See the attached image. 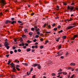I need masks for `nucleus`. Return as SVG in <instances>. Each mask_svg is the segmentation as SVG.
Wrapping results in <instances>:
<instances>
[{
  "label": "nucleus",
  "mask_w": 78,
  "mask_h": 78,
  "mask_svg": "<svg viewBox=\"0 0 78 78\" xmlns=\"http://www.w3.org/2000/svg\"><path fill=\"white\" fill-rule=\"evenodd\" d=\"M10 54H12V53H13V51H10Z\"/></svg>",
  "instance_id": "ea45409f"
},
{
  "label": "nucleus",
  "mask_w": 78,
  "mask_h": 78,
  "mask_svg": "<svg viewBox=\"0 0 78 78\" xmlns=\"http://www.w3.org/2000/svg\"><path fill=\"white\" fill-rule=\"evenodd\" d=\"M31 30H32V31H34V28H31Z\"/></svg>",
  "instance_id": "2f4dec72"
},
{
  "label": "nucleus",
  "mask_w": 78,
  "mask_h": 78,
  "mask_svg": "<svg viewBox=\"0 0 78 78\" xmlns=\"http://www.w3.org/2000/svg\"><path fill=\"white\" fill-rule=\"evenodd\" d=\"M75 9H76V10H78V8H75Z\"/></svg>",
  "instance_id": "774afa93"
},
{
  "label": "nucleus",
  "mask_w": 78,
  "mask_h": 78,
  "mask_svg": "<svg viewBox=\"0 0 78 78\" xmlns=\"http://www.w3.org/2000/svg\"><path fill=\"white\" fill-rule=\"evenodd\" d=\"M14 52L15 53H17V49H15L14 50Z\"/></svg>",
  "instance_id": "a19ab883"
},
{
  "label": "nucleus",
  "mask_w": 78,
  "mask_h": 78,
  "mask_svg": "<svg viewBox=\"0 0 78 78\" xmlns=\"http://www.w3.org/2000/svg\"><path fill=\"white\" fill-rule=\"evenodd\" d=\"M31 51V49L28 48L27 49V51Z\"/></svg>",
  "instance_id": "f3484780"
},
{
  "label": "nucleus",
  "mask_w": 78,
  "mask_h": 78,
  "mask_svg": "<svg viewBox=\"0 0 78 78\" xmlns=\"http://www.w3.org/2000/svg\"><path fill=\"white\" fill-rule=\"evenodd\" d=\"M57 28L56 27L54 29V31H56L57 30Z\"/></svg>",
  "instance_id": "e433bc0d"
},
{
  "label": "nucleus",
  "mask_w": 78,
  "mask_h": 78,
  "mask_svg": "<svg viewBox=\"0 0 78 78\" xmlns=\"http://www.w3.org/2000/svg\"><path fill=\"white\" fill-rule=\"evenodd\" d=\"M65 21V22H66V21H69V19H67Z\"/></svg>",
  "instance_id": "c03bdc74"
},
{
  "label": "nucleus",
  "mask_w": 78,
  "mask_h": 78,
  "mask_svg": "<svg viewBox=\"0 0 78 78\" xmlns=\"http://www.w3.org/2000/svg\"><path fill=\"white\" fill-rule=\"evenodd\" d=\"M51 33V32H48L47 31L46 32V33Z\"/></svg>",
  "instance_id": "8fccbe9b"
},
{
  "label": "nucleus",
  "mask_w": 78,
  "mask_h": 78,
  "mask_svg": "<svg viewBox=\"0 0 78 78\" xmlns=\"http://www.w3.org/2000/svg\"><path fill=\"white\" fill-rule=\"evenodd\" d=\"M35 37H36V38H37V37H39V35H36L35 36Z\"/></svg>",
  "instance_id": "a18cd8bd"
},
{
  "label": "nucleus",
  "mask_w": 78,
  "mask_h": 78,
  "mask_svg": "<svg viewBox=\"0 0 78 78\" xmlns=\"http://www.w3.org/2000/svg\"><path fill=\"white\" fill-rule=\"evenodd\" d=\"M29 35H30V36H32V35H33V33L32 32H30L29 33Z\"/></svg>",
  "instance_id": "4be33fe9"
},
{
  "label": "nucleus",
  "mask_w": 78,
  "mask_h": 78,
  "mask_svg": "<svg viewBox=\"0 0 78 78\" xmlns=\"http://www.w3.org/2000/svg\"><path fill=\"white\" fill-rule=\"evenodd\" d=\"M25 45L26 46H28V44L27 43H25Z\"/></svg>",
  "instance_id": "09e8293b"
},
{
  "label": "nucleus",
  "mask_w": 78,
  "mask_h": 78,
  "mask_svg": "<svg viewBox=\"0 0 78 78\" xmlns=\"http://www.w3.org/2000/svg\"><path fill=\"white\" fill-rule=\"evenodd\" d=\"M14 62H16V63H19V61H18L16 59Z\"/></svg>",
  "instance_id": "ddd939ff"
},
{
  "label": "nucleus",
  "mask_w": 78,
  "mask_h": 78,
  "mask_svg": "<svg viewBox=\"0 0 78 78\" xmlns=\"http://www.w3.org/2000/svg\"><path fill=\"white\" fill-rule=\"evenodd\" d=\"M11 20H12V21H14V18H12L11 19Z\"/></svg>",
  "instance_id": "58836bf2"
},
{
  "label": "nucleus",
  "mask_w": 78,
  "mask_h": 78,
  "mask_svg": "<svg viewBox=\"0 0 78 78\" xmlns=\"http://www.w3.org/2000/svg\"><path fill=\"white\" fill-rule=\"evenodd\" d=\"M44 3H45V4H48V3L49 2H45Z\"/></svg>",
  "instance_id": "de8ad7c7"
},
{
  "label": "nucleus",
  "mask_w": 78,
  "mask_h": 78,
  "mask_svg": "<svg viewBox=\"0 0 78 78\" xmlns=\"http://www.w3.org/2000/svg\"><path fill=\"white\" fill-rule=\"evenodd\" d=\"M22 37L23 38H26V39L27 38V36H26V35H23Z\"/></svg>",
  "instance_id": "9b49d317"
},
{
  "label": "nucleus",
  "mask_w": 78,
  "mask_h": 78,
  "mask_svg": "<svg viewBox=\"0 0 78 78\" xmlns=\"http://www.w3.org/2000/svg\"><path fill=\"white\" fill-rule=\"evenodd\" d=\"M48 43V41H45V43L44 44L45 45H46V44H47V43Z\"/></svg>",
  "instance_id": "a211bd4d"
},
{
  "label": "nucleus",
  "mask_w": 78,
  "mask_h": 78,
  "mask_svg": "<svg viewBox=\"0 0 78 78\" xmlns=\"http://www.w3.org/2000/svg\"><path fill=\"white\" fill-rule=\"evenodd\" d=\"M70 19L69 20V21H72V18H70Z\"/></svg>",
  "instance_id": "bf43d9fd"
},
{
  "label": "nucleus",
  "mask_w": 78,
  "mask_h": 78,
  "mask_svg": "<svg viewBox=\"0 0 78 78\" xmlns=\"http://www.w3.org/2000/svg\"><path fill=\"white\" fill-rule=\"evenodd\" d=\"M62 37L63 39H66V36H63Z\"/></svg>",
  "instance_id": "393cba45"
},
{
  "label": "nucleus",
  "mask_w": 78,
  "mask_h": 78,
  "mask_svg": "<svg viewBox=\"0 0 78 78\" xmlns=\"http://www.w3.org/2000/svg\"><path fill=\"white\" fill-rule=\"evenodd\" d=\"M36 39H35L33 41V42H36Z\"/></svg>",
  "instance_id": "3c124183"
},
{
  "label": "nucleus",
  "mask_w": 78,
  "mask_h": 78,
  "mask_svg": "<svg viewBox=\"0 0 78 78\" xmlns=\"http://www.w3.org/2000/svg\"><path fill=\"white\" fill-rule=\"evenodd\" d=\"M40 41H44V39H43V38H41L40 39Z\"/></svg>",
  "instance_id": "5fc2aeb1"
},
{
  "label": "nucleus",
  "mask_w": 78,
  "mask_h": 78,
  "mask_svg": "<svg viewBox=\"0 0 78 78\" xmlns=\"http://www.w3.org/2000/svg\"><path fill=\"white\" fill-rule=\"evenodd\" d=\"M40 48H41V49H42V48H44V46H41Z\"/></svg>",
  "instance_id": "7c9ffc66"
},
{
  "label": "nucleus",
  "mask_w": 78,
  "mask_h": 78,
  "mask_svg": "<svg viewBox=\"0 0 78 78\" xmlns=\"http://www.w3.org/2000/svg\"><path fill=\"white\" fill-rule=\"evenodd\" d=\"M9 54H8L5 55V56H6L7 58H8V57H9Z\"/></svg>",
  "instance_id": "37998d69"
},
{
  "label": "nucleus",
  "mask_w": 78,
  "mask_h": 78,
  "mask_svg": "<svg viewBox=\"0 0 78 78\" xmlns=\"http://www.w3.org/2000/svg\"><path fill=\"white\" fill-rule=\"evenodd\" d=\"M62 69H60L58 71V72H62Z\"/></svg>",
  "instance_id": "f704fd0d"
},
{
  "label": "nucleus",
  "mask_w": 78,
  "mask_h": 78,
  "mask_svg": "<svg viewBox=\"0 0 78 78\" xmlns=\"http://www.w3.org/2000/svg\"><path fill=\"white\" fill-rule=\"evenodd\" d=\"M52 76H56V74L55 73H52Z\"/></svg>",
  "instance_id": "cd10ccee"
},
{
  "label": "nucleus",
  "mask_w": 78,
  "mask_h": 78,
  "mask_svg": "<svg viewBox=\"0 0 78 78\" xmlns=\"http://www.w3.org/2000/svg\"><path fill=\"white\" fill-rule=\"evenodd\" d=\"M63 31V30H61V31H58V33H62V32Z\"/></svg>",
  "instance_id": "bb28decb"
},
{
  "label": "nucleus",
  "mask_w": 78,
  "mask_h": 78,
  "mask_svg": "<svg viewBox=\"0 0 78 78\" xmlns=\"http://www.w3.org/2000/svg\"><path fill=\"white\" fill-rule=\"evenodd\" d=\"M15 68H16V69H17V70H18V71H20V69L17 67H16Z\"/></svg>",
  "instance_id": "c756f323"
},
{
  "label": "nucleus",
  "mask_w": 78,
  "mask_h": 78,
  "mask_svg": "<svg viewBox=\"0 0 78 78\" xmlns=\"http://www.w3.org/2000/svg\"><path fill=\"white\" fill-rule=\"evenodd\" d=\"M58 49H60V48H61V45L60 44L59 46H58Z\"/></svg>",
  "instance_id": "aec40b11"
},
{
  "label": "nucleus",
  "mask_w": 78,
  "mask_h": 78,
  "mask_svg": "<svg viewBox=\"0 0 78 78\" xmlns=\"http://www.w3.org/2000/svg\"><path fill=\"white\" fill-rule=\"evenodd\" d=\"M36 66H37L38 69H40L41 68V66L39 64H33L32 65L33 67H36Z\"/></svg>",
  "instance_id": "7ed1b4c3"
},
{
  "label": "nucleus",
  "mask_w": 78,
  "mask_h": 78,
  "mask_svg": "<svg viewBox=\"0 0 78 78\" xmlns=\"http://www.w3.org/2000/svg\"><path fill=\"white\" fill-rule=\"evenodd\" d=\"M25 45V44L24 43H22V44H20L19 46L20 47H21V46H24Z\"/></svg>",
  "instance_id": "1a4fd4ad"
},
{
  "label": "nucleus",
  "mask_w": 78,
  "mask_h": 78,
  "mask_svg": "<svg viewBox=\"0 0 78 78\" xmlns=\"http://www.w3.org/2000/svg\"><path fill=\"white\" fill-rule=\"evenodd\" d=\"M24 31H25V33H28V31L27 29H26L24 30Z\"/></svg>",
  "instance_id": "2eb2a0df"
},
{
  "label": "nucleus",
  "mask_w": 78,
  "mask_h": 78,
  "mask_svg": "<svg viewBox=\"0 0 78 78\" xmlns=\"http://www.w3.org/2000/svg\"><path fill=\"white\" fill-rule=\"evenodd\" d=\"M35 76H36V75H34L33 76V78H35Z\"/></svg>",
  "instance_id": "338daca9"
},
{
  "label": "nucleus",
  "mask_w": 78,
  "mask_h": 78,
  "mask_svg": "<svg viewBox=\"0 0 78 78\" xmlns=\"http://www.w3.org/2000/svg\"><path fill=\"white\" fill-rule=\"evenodd\" d=\"M68 69H71V70L73 72L74 70V69H73L71 67H69L68 68Z\"/></svg>",
  "instance_id": "6e6552de"
},
{
  "label": "nucleus",
  "mask_w": 78,
  "mask_h": 78,
  "mask_svg": "<svg viewBox=\"0 0 78 78\" xmlns=\"http://www.w3.org/2000/svg\"><path fill=\"white\" fill-rule=\"evenodd\" d=\"M48 27L49 28H51V26H50V25H48Z\"/></svg>",
  "instance_id": "052dcab7"
},
{
  "label": "nucleus",
  "mask_w": 78,
  "mask_h": 78,
  "mask_svg": "<svg viewBox=\"0 0 78 78\" xmlns=\"http://www.w3.org/2000/svg\"><path fill=\"white\" fill-rule=\"evenodd\" d=\"M6 47L7 49V50H8V49L9 48V46H8L6 47Z\"/></svg>",
  "instance_id": "c9c22d12"
},
{
  "label": "nucleus",
  "mask_w": 78,
  "mask_h": 78,
  "mask_svg": "<svg viewBox=\"0 0 78 78\" xmlns=\"http://www.w3.org/2000/svg\"><path fill=\"white\" fill-rule=\"evenodd\" d=\"M31 72H32V71L31 70L30 71V72L29 73V74H28V72H27V74L28 76L30 75V74L31 73Z\"/></svg>",
  "instance_id": "f8f14e48"
},
{
  "label": "nucleus",
  "mask_w": 78,
  "mask_h": 78,
  "mask_svg": "<svg viewBox=\"0 0 78 78\" xmlns=\"http://www.w3.org/2000/svg\"><path fill=\"white\" fill-rule=\"evenodd\" d=\"M12 48H13V50H15V49H16V47L15 46H13Z\"/></svg>",
  "instance_id": "a878e982"
},
{
  "label": "nucleus",
  "mask_w": 78,
  "mask_h": 78,
  "mask_svg": "<svg viewBox=\"0 0 78 78\" xmlns=\"http://www.w3.org/2000/svg\"><path fill=\"white\" fill-rule=\"evenodd\" d=\"M16 66L17 68H20V66L19 65H16Z\"/></svg>",
  "instance_id": "b1692460"
},
{
  "label": "nucleus",
  "mask_w": 78,
  "mask_h": 78,
  "mask_svg": "<svg viewBox=\"0 0 78 78\" xmlns=\"http://www.w3.org/2000/svg\"><path fill=\"white\" fill-rule=\"evenodd\" d=\"M70 65H71V66H75V63H71L70 64Z\"/></svg>",
  "instance_id": "4468645a"
},
{
  "label": "nucleus",
  "mask_w": 78,
  "mask_h": 78,
  "mask_svg": "<svg viewBox=\"0 0 78 78\" xmlns=\"http://www.w3.org/2000/svg\"><path fill=\"white\" fill-rule=\"evenodd\" d=\"M52 63V61H48V64H51Z\"/></svg>",
  "instance_id": "412c9836"
},
{
  "label": "nucleus",
  "mask_w": 78,
  "mask_h": 78,
  "mask_svg": "<svg viewBox=\"0 0 78 78\" xmlns=\"http://www.w3.org/2000/svg\"><path fill=\"white\" fill-rule=\"evenodd\" d=\"M74 76V75H73L71 76L70 78H73Z\"/></svg>",
  "instance_id": "4d7b16f0"
},
{
  "label": "nucleus",
  "mask_w": 78,
  "mask_h": 78,
  "mask_svg": "<svg viewBox=\"0 0 78 78\" xmlns=\"http://www.w3.org/2000/svg\"><path fill=\"white\" fill-rule=\"evenodd\" d=\"M74 8H75L74 7H72V6H71L70 7H69V6L68 5V9H71V10H70V12H72V11H73V9H74Z\"/></svg>",
  "instance_id": "20e7f679"
},
{
  "label": "nucleus",
  "mask_w": 78,
  "mask_h": 78,
  "mask_svg": "<svg viewBox=\"0 0 78 78\" xmlns=\"http://www.w3.org/2000/svg\"><path fill=\"white\" fill-rule=\"evenodd\" d=\"M34 29H35V30H37V26H34Z\"/></svg>",
  "instance_id": "5701e85b"
},
{
  "label": "nucleus",
  "mask_w": 78,
  "mask_h": 78,
  "mask_svg": "<svg viewBox=\"0 0 78 78\" xmlns=\"http://www.w3.org/2000/svg\"><path fill=\"white\" fill-rule=\"evenodd\" d=\"M73 27H75V26H70L66 28L68 30H69V29H72V28H73Z\"/></svg>",
  "instance_id": "423d86ee"
},
{
  "label": "nucleus",
  "mask_w": 78,
  "mask_h": 78,
  "mask_svg": "<svg viewBox=\"0 0 78 78\" xmlns=\"http://www.w3.org/2000/svg\"><path fill=\"white\" fill-rule=\"evenodd\" d=\"M37 34H38V35L40 34V32H37Z\"/></svg>",
  "instance_id": "603ef678"
},
{
  "label": "nucleus",
  "mask_w": 78,
  "mask_h": 78,
  "mask_svg": "<svg viewBox=\"0 0 78 78\" xmlns=\"http://www.w3.org/2000/svg\"><path fill=\"white\" fill-rule=\"evenodd\" d=\"M3 15V13L2 12L0 13V16H2Z\"/></svg>",
  "instance_id": "680f3d73"
},
{
  "label": "nucleus",
  "mask_w": 78,
  "mask_h": 78,
  "mask_svg": "<svg viewBox=\"0 0 78 78\" xmlns=\"http://www.w3.org/2000/svg\"><path fill=\"white\" fill-rule=\"evenodd\" d=\"M16 21H11V24H14V23H16Z\"/></svg>",
  "instance_id": "0eeeda50"
},
{
  "label": "nucleus",
  "mask_w": 78,
  "mask_h": 78,
  "mask_svg": "<svg viewBox=\"0 0 78 78\" xmlns=\"http://www.w3.org/2000/svg\"><path fill=\"white\" fill-rule=\"evenodd\" d=\"M0 3L1 6L2 8H3V6H5V5H6V2L4 0H0Z\"/></svg>",
  "instance_id": "f03ea898"
},
{
  "label": "nucleus",
  "mask_w": 78,
  "mask_h": 78,
  "mask_svg": "<svg viewBox=\"0 0 78 78\" xmlns=\"http://www.w3.org/2000/svg\"><path fill=\"white\" fill-rule=\"evenodd\" d=\"M18 23H22V22H21V21H18Z\"/></svg>",
  "instance_id": "864d4df0"
},
{
  "label": "nucleus",
  "mask_w": 78,
  "mask_h": 78,
  "mask_svg": "<svg viewBox=\"0 0 78 78\" xmlns=\"http://www.w3.org/2000/svg\"><path fill=\"white\" fill-rule=\"evenodd\" d=\"M18 51H19V52H21V49H18Z\"/></svg>",
  "instance_id": "473e14b6"
},
{
  "label": "nucleus",
  "mask_w": 78,
  "mask_h": 78,
  "mask_svg": "<svg viewBox=\"0 0 78 78\" xmlns=\"http://www.w3.org/2000/svg\"><path fill=\"white\" fill-rule=\"evenodd\" d=\"M4 45H5V47H6L7 46H8V43L5 44H4Z\"/></svg>",
  "instance_id": "6ab92c4d"
},
{
  "label": "nucleus",
  "mask_w": 78,
  "mask_h": 78,
  "mask_svg": "<svg viewBox=\"0 0 78 78\" xmlns=\"http://www.w3.org/2000/svg\"><path fill=\"white\" fill-rule=\"evenodd\" d=\"M59 39H60V37H58V38L56 39V41H59Z\"/></svg>",
  "instance_id": "dca6fc26"
},
{
  "label": "nucleus",
  "mask_w": 78,
  "mask_h": 78,
  "mask_svg": "<svg viewBox=\"0 0 78 78\" xmlns=\"http://www.w3.org/2000/svg\"><path fill=\"white\" fill-rule=\"evenodd\" d=\"M62 53H63V52H62L59 55V56H61V55H62Z\"/></svg>",
  "instance_id": "6e6d98bb"
},
{
  "label": "nucleus",
  "mask_w": 78,
  "mask_h": 78,
  "mask_svg": "<svg viewBox=\"0 0 78 78\" xmlns=\"http://www.w3.org/2000/svg\"><path fill=\"white\" fill-rule=\"evenodd\" d=\"M60 58L61 59H64V56H62L60 57Z\"/></svg>",
  "instance_id": "13d9d810"
},
{
  "label": "nucleus",
  "mask_w": 78,
  "mask_h": 78,
  "mask_svg": "<svg viewBox=\"0 0 78 78\" xmlns=\"http://www.w3.org/2000/svg\"><path fill=\"white\" fill-rule=\"evenodd\" d=\"M34 51H35V49H32V50H31V51L32 52H34Z\"/></svg>",
  "instance_id": "49530a36"
},
{
  "label": "nucleus",
  "mask_w": 78,
  "mask_h": 78,
  "mask_svg": "<svg viewBox=\"0 0 78 78\" xmlns=\"http://www.w3.org/2000/svg\"><path fill=\"white\" fill-rule=\"evenodd\" d=\"M39 28H38V29H37L36 30V31H37H37H39Z\"/></svg>",
  "instance_id": "79ce46f5"
},
{
  "label": "nucleus",
  "mask_w": 78,
  "mask_h": 78,
  "mask_svg": "<svg viewBox=\"0 0 78 78\" xmlns=\"http://www.w3.org/2000/svg\"><path fill=\"white\" fill-rule=\"evenodd\" d=\"M63 74H64V75H67V73L66 72H63Z\"/></svg>",
  "instance_id": "72a5a7b5"
},
{
  "label": "nucleus",
  "mask_w": 78,
  "mask_h": 78,
  "mask_svg": "<svg viewBox=\"0 0 78 78\" xmlns=\"http://www.w3.org/2000/svg\"><path fill=\"white\" fill-rule=\"evenodd\" d=\"M77 36H77V35H74L73 36V39H74V40H75V38H76V37H77Z\"/></svg>",
  "instance_id": "9d476101"
},
{
  "label": "nucleus",
  "mask_w": 78,
  "mask_h": 78,
  "mask_svg": "<svg viewBox=\"0 0 78 78\" xmlns=\"http://www.w3.org/2000/svg\"><path fill=\"white\" fill-rule=\"evenodd\" d=\"M55 25V23H54L52 24V27H54Z\"/></svg>",
  "instance_id": "0e129e2a"
},
{
  "label": "nucleus",
  "mask_w": 78,
  "mask_h": 78,
  "mask_svg": "<svg viewBox=\"0 0 78 78\" xmlns=\"http://www.w3.org/2000/svg\"><path fill=\"white\" fill-rule=\"evenodd\" d=\"M63 5H67V4L66 3L63 2Z\"/></svg>",
  "instance_id": "e2e57ef3"
},
{
  "label": "nucleus",
  "mask_w": 78,
  "mask_h": 78,
  "mask_svg": "<svg viewBox=\"0 0 78 78\" xmlns=\"http://www.w3.org/2000/svg\"><path fill=\"white\" fill-rule=\"evenodd\" d=\"M11 21H10L9 20H7L5 22V24H8V23H11Z\"/></svg>",
  "instance_id": "39448f33"
},
{
  "label": "nucleus",
  "mask_w": 78,
  "mask_h": 78,
  "mask_svg": "<svg viewBox=\"0 0 78 78\" xmlns=\"http://www.w3.org/2000/svg\"><path fill=\"white\" fill-rule=\"evenodd\" d=\"M58 28H61V26H60V25H58Z\"/></svg>",
  "instance_id": "69168bd1"
},
{
  "label": "nucleus",
  "mask_w": 78,
  "mask_h": 78,
  "mask_svg": "<svg viewBox=\"0 0 78 78\" xmlns=\"http://www.w3.org/2000/svg\"><path fill=\"white\" fill-rule=\"evenodd\" d=\"M20 40H21V42H22L23 41V38L22 37H21L20 39Z\"/></svg>",
  "instance_id": "c85d7f7f"
},
{
  "label": "nucleus",
  "mask_w": 78,
  "mask_h": 78,
  "mask_svg": "<svg viewBox=\"0 0 78 78\" xmlns=\"http://www.w3.org/2000/svg\"><path fill=\"white\" fill-rule=\"evenodd\" d=\"M46 25H47V24H46V23H45L43 26V27H44V28H45V27H46Z\"/></svg>",
  "instance_id": "4c0bfd02"
},
{
  "label": "nucleus",
  "mask_w": 78,
  "mask_h": 78,
  "mask_svg": "<svg viewBox=\"0 0 78 78\" xmlns=\"http://www.w3.org/2000/svg\"><path fill=\"white\" fill-rule=\"evenodd\" d=\"M11 69H12V72H16L17 70H16V65H15V64L13 63L12 65Z\"/></svg>",
  "instance_id": "f257e3e1"
}]
</instances>
